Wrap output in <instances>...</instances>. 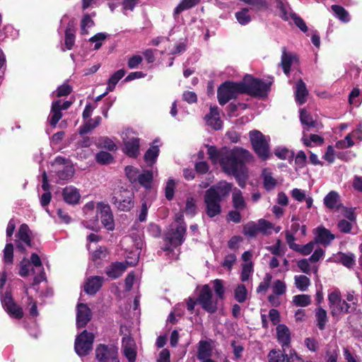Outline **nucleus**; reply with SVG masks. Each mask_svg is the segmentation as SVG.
Here are the masks:
<instances>
[{"label": "nucleus", "mask_w": 362, "mask_h": 362, "mask_svg": "<svg viewBox=\"0 0 362 362\" xmlns=\"http://www.w3.org/2000/svg\"><path fill=\"white\" fill-rule=\"evenodd\" d=\"M207 153L212 163H219L224 173L235 176L236 179L244 173V165L252 157L248 151L238 147L218 151L215 146H209Z\"/></svg>", "instance_id": "1"}, {"label": "nucleus", "mask_w": 362, "mask_h": 362, "mask_svg": "<svg viewBox=\"0 0 362 362\" xmlns=\"http://www.w3.org/2000/svg\"><path fill=\"white\" fill-rule=\"evenodd\" d=\"M232 185L225 181L218 182L206 190L204 194V211L209 218L221 214V202L229 195Z\"/></svg>", "instance_id": "2"}, {"label": "nucleus", "mask_w": 362, "mask_h": 362, "mask_svg": "<svg viewBox=\"0 0 362 362\" xmlns=\"http://www.w3.org/2000/svg\"><path fill=\"white\" fill-rule=\"evenodd\" d=\"M6 281V274L3 272L0 274V296L1 304L4 310L11 317L16 319H21L23 316L22 308L18 306L13 300L10 291H6L4 294L1 292L5 283Z\"/></svg>", "instance_id": "3"}, {"label": "nucleus", "mask_w": 362, "mask_h": 362, "mask_svg": "<svg viewBox=\"0 0 362 362\" xmlns=\"http://www.w3.org/2000/svg\"><path fill=\"white\" fill-rule=\"evenodd\" d=\"M271 84V81L267 83L249 75L245 76L243 81H241L243 93L259 97L267 95L270 89Z\"/></svg>", "instance_id": "4"}, {"label": "nucleus", "mask_w": 362, "mask_h": 362, "mask_svg": "<svg viewBox=\"0 0 362 362\" xmlns=\"http://www.w3.org/2000/svg\"><path fill=\"white\" fill-rule=\"evenodd\" d=\"M187 226L183 221V215H176V224L170 226V229L165 234V239L171 246L177 247L184 242Z\"/></svg>", "instance_id": "5"}, {"label": "nucleus", "mask_w": 362, "mask_h": 362, "mask_svg": "<svg viewBox=\"0 0 362 362\" xmlns=\"http://www.w3.org/2000/svg\"><path fill=\"white\" fill-rule=\"evenodd\" d=\"M249 134L255 153L261 159L267 160L269 157V137L264 136L258 130H252Z\"/></svg>", "instance_id": "6"}, {"label": "nucleus", "mask_w": 362, "mask_h": 362, "mask_svg": "<svg viewBox=\"0 0 362 362\" xmlns=\"http://www.w3.org/2000/svg\"><path fill=\"white\" fill-rule=\"evenodd\" d=\"M328 303L331 314L334 317L352 312L345 299L341 298V292L338 289H334L328 294Z\"/></svg>", "instance_id": "7"}, {"label": "nucleus", "mask_w": 362, "mask_h": 362, "mask_svg": "<svg viewBox=\"0 0 362 362\" xmlns=\"http://www.w3.org/2000/svg\"><path fill=\"white\" fill-rule=\"evenodd\" d=\"M243 93L241 82L226 81L218 88L217 97L218 103L221 105H223L230 100L236 98L238 94Z\"/></svg>", "instance_id": "8"}, {"label": "nucleus", "mask_w": 362, "mask_h": 362, "mask_svg": "<svg viewBox=\"0 0 362 362\" xmlns=\"http://www.w3.org/2000/svg\"><path fill=\"white\" fill-rule=\"evenodd\" d=\"M112 204L120 211H130L134 206V192L126 189L115 192L112 197Z\"/></svg>", "instance_id": "9"}, {"label": "nucleus", "mask_w": 362, "mask_h": 362, "mask_svg": "<svg viewBox=\"0 0 362 362\" xmlns=\"http://www.w3.org/2000/svg\"><path fill=\"white\" fill-rule=\"evenodd\" d=\"M52 171H54L59 180H69L74 174V166L67 159L58 156L52 163Z\"/></svg>", "instance_id": "10"}, {"label": "nucleus", "mask_w": 362, "mask_h": 362, "mask_svg": "<svg viewBox=\"0 0 362 362\" xmlns=\"http://www.w3.org/2000/svg\"><path fill=\"white\" fill-rule=\"evenodd\" d=\"M197 300L202 308L208 313H214L217 310L219 300L213 296L208 284L202 286Z\"/></svg>", "instance_id": "11"}, {"label": "nucleus", "mask_w": 362, "mask_h": 362, "mask_svg": "<svg viewBox=\"0 0 362 362\" xmlns=\"http://www.w3.org/2000/svg\"><path fill=\"white\" fill-rule=\"evenodd\" d=\"M94 335L86 330L77 336L75 340V351L80 356H86L92 350Z\"/></svg>", "instance_id": "12"}, {"label": "nucleus", "mask_w": 362, "mask_h": 362, "mask_svg": "<svg viewBox=\"0 0 362 362\" xmlns=\"http://www.w3.org/2000/svg\"><path fill=\"white\" fill-rule=\"evenodd\" d=\"M95 356L99 362H119L117 349L112 345L100 344L95 349Z\"/></svg>", "instance_id": "13"}, {"label": "nucleus", "mask_w": 362, "mask_h": 362, "mask_svg": "<svg viewBox=\"0 0 362 362\" xmlns=\"http://www.w3.org/2000/svg\"><path fill=\"white\" fill-rule=\"evenodd\" d=\"M71 105V103L69 101H65L62 104L59 100L52 102L51 111L47 118V121L52 127H56L57 122L62 117V111L67 110Z\"/></svg>", "instance_id": "14"}, {"label": "nucleus", "mask_w": 362, "mask_h": 362, "mask_svg": "<svg viewBox=\"0 0 362 362\" xmlns=\"http://www.w3.org/2000/svg\"><path fill=\"white\" fill-rule=\"evenodd\" d=\"M97 214H100L103 226L108 230H113L115 223L110 206L103 202H99L97 205Z\"/></svg>", "instance_id": "15"}, {"label": "nucleus", "mask_w": 362, "mask_h": 362, "mask_svg": "<svg viewBox=\"0 0 362 362\" xmlns=\"http://www.w3.org/2000/svg\"><path fill=\"white\" fill-rule=\"evenodd\" d=\"M95 204L93 202L86 203L83 208V211L86 216V218L89 221H83V225L90 230H96L98 228V214L95 215Z\"/></svg>", "instance_id": "16"}, {"label": "nucleus", "mask_w": 362, "mask_h": 362, "mask_svg": "<svg viewBox=\"0 0 362 362\" xmlns=\"http://www.w3.org/2000/svg\"><path fill=\"white\" fill-rule=\"evenodd\" d=\"M31 234L32 232L26 224H22L16 234V247L17 248L23 252L25 248L23 244L26 246H31Z\"/></svg>", "instance_id": "17"}, {"label": "nucleus", "mask_w": 362, "mask_h": 362, "mask_svg": "<svg viewBox=\"0 0 362 362\" xmlns=\"http://www.w3.org/2000/svg\"><path fill=\"white\" fill-rule=\"evenodd\" d=\"M323 204L327 209L332 211H339L344 208L339 194L334 190L324 197Z\"/></svg>", "instance_id": "18"}, {"label": "nucleus", "mask_w": 362, "mask_h": 362, "mask_svg": "<svg viewBox=\"0 0 362 362\" xmlns=\"http://www.w3.org/2000/svg\"><path fill=\"white\" fill-rule=\"evenodd\" d=\"M91 319V311L86 304L79 303L77 305L76 326L84 327Z\"/></svg>", "instance_id": "19"}, {"label": "nucleus", "mask_w": 362, "mask_h": 362, "mask_svg": "<svg viewBox=\"0 0 362 362\" xmlns=\"http://www.w3.org/2000/svg\"><path fill=\"white\" fill-rule=\"evenodd\" d=\"M315 236L314 240L317 244H321L324 246L329 245L335 238V235L332 234L329 230L324 227H318L315 229Z\"/></svg>", "instance_id": "20"}, {"label": "nucleus", "mask_w": 362, "mask_h": 362, "mask_svg": "<svg viewBox=\"0 0 362 362\" xmlns=\"http://www.w3.org/2000/svg\"><path fill=\"white\" fill-rule=\"evenodd\" d=\"M30 266L35 269L36 272L39 274L34 277L33 284L37 285L45 279V273L42 267V262L36 253H33L30 257Z\"/></svg>", "instance_id": "21"}, {"label": "nucleus", "mask_w": 362, "mask_h": 362, "mask_svg": "<svg viewBox=\"0 0 362 362\" xmlns=\"http://www.w3.org/2000/svg\"><path fill=\"white\" fill-rule=\"evenodd\" d=\"M122 348L124 354L129 362H134L136 356V350L134 339L129 337H123Z\"/></svg>", "instance_id": "22"}, {"label": "nucleus", "mask_w": 362, "mask_h": 362, "mask_svg": "<svg viewBox=\"0 0 362 362\" xmlns=\"http://www.w3.org/2000/svg\"><path fill=\"white\" fill-rule=\"evenodd\" d=\"M124 152L130 157H136L139 153V139L135 136L124 139Z\"/></svg>", "instance_id": "23"}, {"label": "nucleus", "mask_w": 362, "mask_h": 362, "mask_svg": "<svg viewBox=\"0 0 362 362\" xmlns=\"http://www.w3.org/2000/svg\"><path fill=\"white\" fill-rule=\"evenodd\" d=\"M103 280V277L98 276L88 278L84 286L85 291L90 295L96 293L102 286Z\"/></svg>", "instance_id": "24"}, {"label": "nucleus", "mask_w": 362, "mask_h": 362, "mask_svg": "<svg viewBox=\"0 0 362 362\" xmlns=\"http://www.w3.org/2000/svg\"><path fill=\"white\" fill-rule=\"evenodd\" d=\"M276 337L279 343L283 349L288 347L291 342V333L289 329L283 324L278 325L276 327Z\"/></svg>", "instance_id": "25"}, {"label": "nucleus", "mask_w": 362, "mask_h": 362, "mask_svg": "<svg viewBox=\"0 0 362 362\" xmlns=\"http://www.w3.org/2000/svg\"><path fill=\"white\" fill-rule=\"evenodd\" d=\"M297 60L296 56L291 52H287L286 47L282 48V54L280 66L282 67L284 74L289 75L291 65Z\"/></svg>", "instance_id": "26"}, {"label": "nucleus", "mask_w": 362, "mask_h": 362, "mask_svg": "<svg viewBox=\"0 0 362 362\" xmlns=\"http://www.w3.org/2000/svg\"><path fill=\"white\" fill-rule=\"evenodd\" d=\"M206 124L213 129L218 130L222 127V121L219 117V113L217 107H211L210 112L205 116Z\"/></svg>", "instance_id": "27"}, {"label": "nucleus", "mask_w": 362, "mask_h": 362, "mask_svg": "<svg viewBox=\"0 0 362 362\" xmlns=\"http://www.w3.org/2000/svg\"><path fill=\"white\" fill-rule=\"evenodd\" d=\"M127 266L122 262L112 263L105 269V274L111 279H117L126 270Z\"/></svg>", "instance_id": "28"}, {"label": "nucleus", "mask_w": 362, "mask_h": 362, "mask_svg": "<svg viewBox=\"0 0 362 362\" xmlns=\"http://www.w3.org/2000/svg\"><path fill=\"white\" fill-rule=\"evenodd\" d=\"M200 1L201 0H181L173 10V16L174 19L176 20L182 12L198 5Z\"/></svg>", "instance_id": "29"}, {"label": "nucleus", "mask_w": 362, "mask_h": 362, "mask_svg": "<svg viewBox=\"0 0 362 362\" xmlns=\"http://www.w3.org/2000/svg\"><path fill=\"white\" fill-rule=\"evenodd\" d=\"M62 194L64 201L70 204H78L81 198L78 190L72 186L65 187Z\"/></svg>", "instance_id": "30"}, {"label": "nucleus", "mask_w": 362, "mask_h": 362, "mask_svg": "<svg viewBox=\"0 0 362 362\" xmlns=\"http://www.w3.org/2000/svg\"><path fill=\"white\" fill-rule=\"evenodd\" d=\"M308 94L305 83L302 79L297 81L295 88L296 100L299 105H303L306 102V98Z\"/></svg>", "instance_id": "31"}, {"label": "nucleus", "mask_w": 362, "mask_h": 362, "mask_svg": "<svg viewBox=\"0 0 362 362\" xmlns=\"http://www.w3.org/2000/svg\"><path fill=\"white\" fill-rule=\"evenodd\" d=\"M74 21L70 20L65 30V46L67 49H71L75 42Z\"/></svg>", "instance_id": "32"}, {"label": "nucleus", "mask_w": 362, "mask_h": 362, "mask_svg": "<svg viewBox=\"0 0 362 362\" xmlns=\"http://www.w3.org/2000/svg\"><path fill=\"white\" fill-rule=\"evenodd\" d=\"M211 355V346L207 341H200L199 343L197 358L203 361L209 358Z\"/></svg>", "instance_id": "33"}, {"label": "nucleus", "mask_w": 362, "mask_h": 362, "mask_svg": "<svg viewBox=\"0 0 362 362\" xmlns=\"http://www.w3.org/2000/svg\"><path fill=\"white\" fill-rule=\"evenodd\" d=\"M233 207L238 211H243L246 208L247 204L239 189H235L232 195Z\"/></svg>", "instance_id": "34"}, {"label": "nucleus", "mask_w": 362, "mask_h": 362, "mask_svg": "<svg viewBox=\"0 0 362 362\" xmlns=\"http://www.w3.org/2000/svg\"><path fill=\"white\" fill-rule=\"evenodd\" d=\"M276 8L279 11V16L284 21L293 19V16L296 15L293 13L288 5H286L281 0H276Z\"/></svg>", "instance_id": "35"}, {"label": "nucleus", "mask_w": 362, "mask_h": 362, "mask_svg": "<svg viewBox=\"0 0 362 362\" xmlns=\"http://www.w3.org/2000/svg\"><path fill=\"white\" fill-rule=\"evenodd\" d=\"M276 8L279 11V16L284 21L293 19V16L296 15L293 13L288 5H286L281 0H276Z\"/></svg>", "instance_id": "36"}, {"label": "nucleus", "mask_w": 362, "mask_h": 362, "mask_svg": "<svg viewBox=\"0 0 362 362\" xmlns=\"http://www.w3.org/2000/svg\"><path fill=\"white\" fill-rule=\"evenodd\" d=\"M252 10V7L243 8L235 13V18L240 25H245L252 21V17L251 15L250 14V12Z\"/></svg>", "instance_id": "37"}, {"label": "nucleus", "mask_w": 362, "mask_h": 362, "mask_svg": "<svg viewBox=\"0 0 362 362\" xmlns=\"http://www.w3.org/2000/svg\"><path fill=\"white\" fill-rule=\"evenodd\" d=\"M101 122V117L97 116L93 119H88L85 124L79 128L78 132L80 134H86L90 132L92 129L97 127Z\"/></svg>", "instance_id": "38"}, {"label": "nucleus", "mask_w": 362, "mask_h": 362, "mask_svg": "<svg viewBox=\"0 0 362 362\" xmlns=\"http://www.w3.org/2000/svg\"><path fill=\"white\" fill-rule=\"evenodd\" d=\"M315 317L317 327L320 330L325 329L328 322L327 311L321 307L317 308L315 310Z\"/></svg>", "instance_id": "39"}, {"label": "nucleus", "mask_w": 362, "mask_h": 362, "mask_svg": "<svg viewBox=\"0 0 362 362\" xmlns=\"http://www.w3.org/2000/svg\"><path fill=\"white\" fill-rule=\"evenodd\" d=\"M331 8L335 17H337L339 20L344 23H348L350 21V15L344 7L339 5H332Z\"/></svg>", "instance_id": "40"}, {"label": "nucleus", "mask_w": 362, "mask_h": 362, "mask_svg": "<svg viewBox=\"0 0 362 362\" xmlns=\"http://www.w3.org/2000/svg\"><path fill=\"white\" fill-rule=\"evenodd\" d=\"M159 154V148L158 146H151L144 155V160L148 166L154 164Z\"/></svg>", "instance_id": "41"}, {"label": "nucleus", "mask_w": 362, "mask_h": 362, "mask_svg": "<svg viewBox=\"0 0 362 362\" xmlns=\"http://www.w3.org/2000/svg\"><path fill=\"white\" fill-rule=\"evenodd\" d=\"M153 178V174L151 170H145L140 173L137 183L146 189H150Z\"/></svg>", "instance_id": "42"}, {"label": "nucleus", "mask_w": 362, "mask_h": 362, "mask_svg": "<svg viewBox=\"0 0 362 362\" xmlns=\"http://www.w3.org/2000/svg\"><path fill=\"white\" fill-rule=\"evenodd\" d=\"M125 75V71L124 69H119L115 71L107 81V91H113L115 88L117 83L122 79Z\"/></svg>", "instance_id": "43"}, {"label": "nucleus", "mask_w": 362, "mask_h": 362, "mask_svg": "<svg viewBox=\"0 0 362 362\" xmlns=\"http://www.w3.org/2000/svg\"><path fill=\"white\" fill-rule=\"evenodd\" d=\"M213 288L216 293V297L218 300H223L225 298L226 288L224 286V282L221 279H216L212 282Z\"/></svg>", "instance_id": "44"}, {"label": "nucleus", "mask_w": 362, "mask_h": 362, "mask_svg": "<svg viewBox=\"0 0 362 362\" xmlns=\"http://www.w3.org/2000/svg\"><path fill=\"white\" fill-rule=\"evenodd\" d=\"M259 233L257 222L250 221L243 226V233L250 238H255Z\"/></svg>", "instance_id": "45"}, {"label": "nucleus", "mask_w": 362, "mask_h": 362, "mask_svg": "<svg viewBox=\"0 0 362 362\" xmlns=\"http://www.w3.org/2000/svg\"><path fill=\"white\" fill-rule=\"evenodd\" d=\"M30 262L28 259L23 258L20 263L19 274L22 277L28 276L30 273L35 274L36 273L34 268H30Z\"/></svg>", "instance_id": "46"}, {"label": "nucleus", "mask_w": 362, "mask_h": 362, "mask_svg": "<svg viewBox=\"0 0 362 362\" xmlns=\"http://www.w3.org/2000/svg\"><path fill=\"white\" fill-rule=\"evenodd\" d=\"M125 174L132 184H137L140 171L138 168L128 165L124 169Z\"/></svg>", "instance_id": "47"}, {"label": "nucleus", "mask_w": 362, "mask_h": 362, "mask_svg": "<svg viewBox=\"0 0 362 362\" xmlns=\"http://www.w3.org/2000/svg\"><path fill=\"white\" fill-rule=\"evenodd\" d=\"M262 176L264 188L268 191L273 189L276 185V180L267 170H263Z\"/></svg>", "instance_id": "48"}, {"label": "nucleus", "mask_w": 362, "mask_h": 362, "mask_svg": "<svg viewBox=\"0 0 362 362\" xmlns=\"http://www.w3.org/2000/svg\"><path fill=\"white\" fill-rule=\"evenodd\" d=\"M294 279L296 288L301 291H306L310 284L309 278L305 275L295 276Z\"/></svg>", "instance_id": "49"}, {"label": "nucleus", "mask_w": 362, "mask_h": 362, "mask_svg": "<svg viewBox=\"0 0 362 362\" xmlns=\"http://www.w3.org/2000/svg\"><path fill=\"white\" fill-rule=\"evenodd\" d=\"M235 299L238 303H244L247 297V290L245 285L239 284L234 291Z\"/></svg>", "instance_id": "50"}, {"label": "nucleus", "mask_w": 362, "mask_h": 362, "mask_svg": "<svg viewBox=\"0 0 362 362\" xmlns=\"http://www.w3.org/2000/svg\"><path fill=\"white\" fill-rule=\"evenodd\" d=\"M269 362H286V355L280 350H272L268 354Z\"/></svg>", "instance_id": "51"}, {"label": "nucleus", "mask_w": 362, "mask_h": 362, "mask_svg": "<svg viewBox=\"0 0 362 362\" xmlns=\"http://www.w3.org/2000/svg\"><path fill=\"white\" fill-rule=\"evenodd\" d=\"M98 146L100 148H104L109 151H115L117 148L115 142L108 137H100L98 141Z\"/></svg>", "instance_id": "52"}, {"label": "nucleus", "mask_w": 362, "mask_h": 362, "mask_svg": "<svg viewBox=\"0 0 362 362\" xmlns=\"http://www.w3.org/2000/svg\"><path fill=\"white\" fill-rule=\"evenodd\" d=\"M293 303L297 306L305 307L310 304V296L306 294L294 296L293 298Z\"/></svg>", "instance_id": "53"}, {"label": "nucleus", "mask_w": 362, "mask_h": 362, "mask_svg": "<svg viewBox=\"0 0 362 362\" xmlns=\"http://www.w3.org/2000/svg\"><path fill=\"white\" fill-rule=\"evenodd\" d=\"M97 163L102 165L110 164L113 161L112 156L106 151H100L95 155Z\"/></svg>", "instance_id": "54"}, {"label": "nucleus", "mask_w": 362, "mask_h": 362, "mask_svg": "<svg viewBox=\"0 0 362 362\" xmlns=\"http://www.w3.org/2000/svg\"><path fill=\"white\" fill-rule=\"evenodd\" d=\"M300 119L301 123L303 125H306L308 128L315 127V121L305 110H300Z\"/></svg>", "instance_id": "55"}, {"label": "nucleus", "mask_w": 362, "mask_h": 362, "mask_svg": "<svg viewBox=\"0 0 362 362\" xmlns=\"http://www.w3.org/2000/svg\"><path fill=\"white\" fill-rule=\"evenodd\" d=\"M259 233L263 235H269L271 233V230L274 228V226L269 221L260 218L257 221Z\"/></svg>", "instance_id": "56"}, {"label": "nucleus", "mask_w": 362, "mask_h": 362, "mask_svg": "<svg viewBox=\"0 0 362 362\" xmlns=\"http://www.w3.org/2000/svg\"><path fill=\"white\" fill-rule=\"evenodd\" d=\"M13 244L8 243L6 245L4 250V262L6 264L13 263Z\"/></svg>", "instance_id": "57"}, {"label": "nucleus", "mask_w": 362, "mask_h": 362, "mask_svg": "<svg viewBox=\"0 0 362 362\" xmlns=\"http://www.w3.org/2000/svg\"><path fill=\"white\" fill-rule=\"evenodd\" d=\"M316 244L315 241L313 240L303 245H298L296 252H298L303 255H308L315 250Z\"/></svg>", "instance_id": "58"}, {"label": "nucleus", "mask_w": 362, "mask_h": 362, "mask_svg": "<svg viewBox=\"0 0 362 362\" xmlns=\"http://www.w3.org/2000/svg\"><path fill=\"white\" fill-rule=\"evenodd\" d=\"M253 272V264L252 262H247L243 264L240 279L242 281H246L249 279Z\"/></svg>", "instance_id": "59"}, {"label": "nucleus", "mask_w": 362, "mask_h": 362, "mask_svg": "<svg viewBox=\"0 0 362 362\" xmlns=\"http://www.w3.org/2000/svg\"><path fill=\"white\" fill-rule=\"evenodd\" d=\"M94 22L88 14L85 15L81 21V33L82 35L88 34V28L93 26Z\"/></svg>", "instance_id": "60"}, {"label": "nucleus", "mask_w": 362, "mask_h": 362, "mask_svg": "<svg viewBox=\"0 0 362 362\" xmlns=\"http://www.w3.org/2000/svg\"><path fill=\"white\" fill-rule=\"evenodd\" d=\"M196 200L192 197H188L186 201L185 211L187 214L194 216L197 213Z\"/></svg>", "instance_id": "61"}, {"label": "nucleus", "mask_w": 362, "mask_h": 362, "mask_svg": "<svg viewBox=\"0 0 362 362\" xmlns=\"http://www.w3.org/2000/svg\"><path fill=\"white\" fill-rule=\"evenodd\" d=\"M274 154L281 160H286L293 156V153L285 147H278L275 148Z\"/></svg>", "instance_id": "62"}, {"label": "nucleus", "mask_w": 362, "mask_h": 362, "mask_svg": "<svg viewBox=\"0 0 362 362\" xmlns=\"http://www.w3.org/2000/svg\"><path fill=\"white\" fill-rule=\"evenodd\" d=\"M345 300L348 303V305H350L351 310L354 312L356 308V305L358 303V297L355 294L354 291H349L345 295Z\"/></svg>", "instance_id": "63"}, {"label": "nucleus", "mask_w": 362, "mask_h": 362, "mask_svg": "<svg viewBox=\"0 0 362 362\" xmlns=\"http://www.w3.org/2000/svg\"><path fill=\"white\" fill-rule=\"evenodd\" d=\"M107 35L104 33H98L92 37L90 38L89 41L91 42H95V49H98L103 45V42L105 40Z\"/></svg>", "instance_id": "64"}]
</instances>
